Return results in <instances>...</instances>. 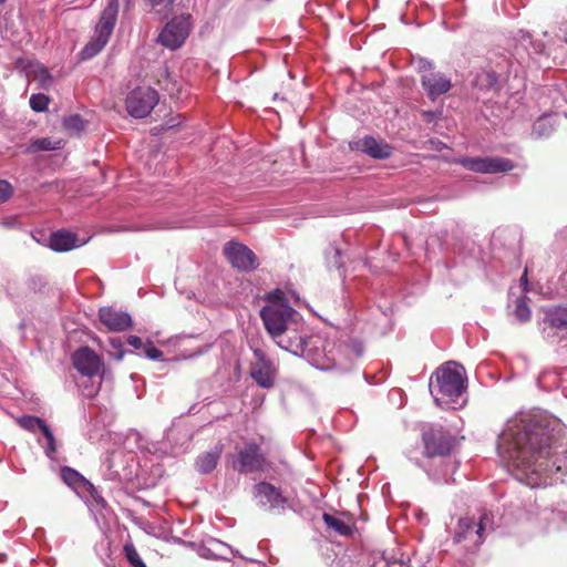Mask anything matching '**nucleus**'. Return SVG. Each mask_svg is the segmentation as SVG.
Returning a JSON list of instances; mask_svg holds the SVG:
<instances>
[{
	"mask_svg": "<svg viewBox=\"0 0 567 567\" xmlns=\"http://www.w3.org/2000/svg\"><path fill=\"white\" fill-rule=\"evenodd\" d=\"M551 421L540 413H519L506 424L498 440V453L515 476L530 487L547 486L567 470V452H553Z\"/></svg>",
	"mask_w": 567,
	"mask_h": 567,
	"instance_id": "f257e3e1",
	"label": "nucleus"
},
{
	"mask_svg": "<svg viewBox=\"0 0 567 567\" xmlns=\"http://www.w3.org/2000/svg\"><path fill=\"white\" fill-rule=\"evenodd\" d=\"M297 312L287 302L275 301L268 303L260 310V317L264 326L275 341V343L299 357H310V344L317 343L306 337L286 336L291 330V324L295 323Z\"/></svg>",
	"mask_w": 567,
	"mask_h": 567,
	"instance_id": "f03ea898",
	"label": "nucleus"
},
{
	"mask_svg": "<svg viewBox=\"0 0 567 567\" xmlns=\"http://www.w3.org/2000/svg\"><path fill=\"white\" fill-rule=\"evenodd\" d=\"M311 341H317L309 346L310 357H305L316 368L328 371L338 369L342 372L351 370L355 359L360 358L363 353V347L359 341L351 340L349 342L327 343L322 352H318V347L322 344L319 337L309 338Z\"/></svg>",
	"mask_w": 567,
	"mask_h": 567,
	"instance_id": "7ed1b4c3",
	"label": "nucleus"
},
{
	"mask_svg": "<svg viewBox=\"0 0 567 567\" xmlns=\"http://www.w3.org/2000/svg\"><path fill=\"white\" fill-rule=\"evenodd\" d=\"M465 389V370L455 362H447L440 367L435 372V385L430 384L436 404L444 409L455 410L462 406Z\"/></svg>",
	"mask_w": 567,
	"mask_h": 567,
	"instance_id": "20e7f679",
	"label": "nucleus"
},
{
	"mask_svg": "<svg viewBox=\"0 0 567 567\" xmlns=\"http://www.w3.org/2000/svg\"><path fill=\"white\" fill-rule=\"evenodd\" d=\"M493 529L492 517L482 513L477 519L463 517L458 519L454 542L462 544L468 551L476 550L484 542L485 535Z\"/></svg>",
	"mask_w": 567,
	"mask_h": 567,
	"instance_id": "39448f33",
	"label": "nucleus"
},
{
	"mask_svg": "<svg viewBox=\"0 0 567 567\" xmlns=\"http://www.w3.org/2000/svg\"><path fill=\"white\" fill-rule=\"evenodd\" d=\"M117 13L118 0H110L101 13L100 20L94 30L93 38L80 53L83 60L92 59L106 45L114 30L117 20Z\"/></svg>",
	"mask_w": 567,
	"mask_h": 567,
	"instance_id": "423d86ee",
	"label": "nucleus"
},
{
	"mask_svg": "<svg viewBox=\"0 0 567 567\" xmlns=\"http://www.w3.org/2000/svg\"><path fill=\"white\" fill-rule=\"evenodd\" d=\"M192 30V16L181 14L168 21L158 35V42L171 50L181 48Z\"/></svg>",
	"mask_w": 567,
	"mask_h": 567,
	"instance_id": "0eeeda50",
	"label": "nucleus"
},
{
	"mask_svg": "<svg viewBox=\"0 0 567 567\" xmlns=\"http://www.w3.org/2000/svg\"><path fill=\"white\" fill-rule=\"evenodd\" d=\"M158 103L157 92L148 86L136 87L126 97L128 114L135 118L146 117Z\"/></svg>",
	"mask_w": 567,
	"mask_h": 567,
	"instance_id": "6e6552de",
	"label": "nucleus"
},
{
	"mask_svg": "<svg viewBox=\"0 0 567 567\" xmlns=\"http://www.w3.org/2000/svg\"><path fill=\"white\" fill-rule=\"evenodd\" d=\"M424 454L427 457L446 456L454 445V437L442 426H431L422 433Z\"/></svg>",
	"mask_w": 567,
	"mask_h": 567,
	"instance_id": "1a4fd4ad",
	"label": "nucleus"
},
{
	"mask_svg": "<svg viewBox=\"0 0 567 567\" xmlns=\"http://www.w3.org/2000/svg\"><path fill=\"white\" fill-rule=\"evenodd\" d=\"M419 70L422 73L421 84L431 100L450 91L451 80L441 72H434L430 61L420 60Z\"/></svg>",
	"mask_w": 567,
	"mask_h": 567,
	"instance_id": "9d476101",
	"label": "nucleus"
},
{
	"mask_svg": "<svg viewBox=\"0 0 567 567\" xmlns=\"http://www.w3.org/2000/svg\"><path fill=\"white\" fill-rule=\"evenodd\" d=\"M458 163L468 171L482 174L505 173L515 167L511 159L504 157H463Z\"/></svg>",
	"mask_w": 567,
	"mask_h": 567,
	"instance_id": "9b49d317",
	"label": "nucleus"
},
{
	"mask_svg": "<svg viewBox=\"0 0 567 567\" xmlns=\"http://www.w3.org/2000/svg\"><path fill=\"white\" fill-rule=\"evenodd\" d=\"M224 254L230 265L238 270L251 271L258 267V260L255 252L240 243H227L224 247Z\"/></svg>",
	"mask_w": 567,
	"mask_h": 567,
	"instance_id": "f8f14e48",
	"label": "nucleus"
},
{
	"mask_svg": "<svg viewBox=\"0 0 567 567\" xmlns=\"http://www.w3.org/2000/svg\"><path fill=\"white\" fill-rule=\"evenodd\" d=\"M256 361L251 363L250 377L261 388L270 389L275 384L276 365L261 349H254Z\"/></svg>",
	"mask_w": 567,
	"mask_h": 567,
	"instance_id": "ddd939ff",
	"label": "nucleus"
},
{
	"mask_svg": "<svg viewBox=\"0 0 567 567\" xmlns=\"http://www.w3.org/2000/svg\"><path fill=\"white\" fill-rule=\"evenodd\" d=\"M266 460L256 443H247L239 452L233 467L240 473H252L264 470Z\"/></svg>",
	"mask_w": 567,
	"mask_h": 567,
	"instance_id": "4468645a",
	"label": "nucleus"
},
{
	"mask_svg": "<svg viewBox=\"0 0 567 567\" xmlns=\"http://www.w3.org/2000/svg\"><path fill=\"white\" fill-rule=\"evenodd\" d=\"M74 368L85 377H94L103 368L101 358L89 347L76 350L72 355Z\"/></svg>",
	"mask_w": 567,
	"mask_h": 567,
	"instance_id": "2eb2a0df",
	"label": "nucleus"
},
{
	"mask_svg": "<svg viewBox=\"0 0 567 567\" xmlns=\"http://www.w3.org/2000/svg\"><path fill=\"white\" fill-rule=\"evenodd\" d=\"M255 496L260 505L268 506L269 509H284L287 504V498L282 496L280 489L267 482L255 486Z\"/></svg>",
	"mask_w": 567,
	"mask_h": 567,
	"instance_id": "dca6fc26",
	"label": "nucleus"
},
{
	"mask_svg": "<svg viewBox=\"0 0 567 567\" xmlns=\"http://www.w3.org/2000/svg\"><path fill=\"white\" fill-rule=\"evenodd\" d=\"M101 322L112 331H125L132 326V318L127 312L112 307H103L99 310Z\"/></svg>",
	"mask_w": 567,
	"mask_h": 567,
	"instance_id": "f3484780",
	"label": "nucleus"
},
{
	"mask_svg": "<svg viewBox=\"0 0 567 567\" xmlns=\"http://www.w3.org/2000/svg\"><path fill=\"white\" fill-rule=\"evenodd\" d=\"M352 150L368 154L378 159L390 157L392 153L391 146L383 142L377 141L372 136H365L350 144Z\"/></svg>",
	"mask_w": 567,
	"mask_h": 567,
	"instance_id": "a211bd4d",
	"label": "nucleus"
},
{
	"mask_svg": "<svg viewBox=\"0 0 567 567\" xmlns=\"http://www.w3.org/2000/svg\"><path fill=\"white\" fill-rule=\"evenodd\" d=\"M81 245L82 243L79 241L78 236L68 230H58L49 239V247L58 252L69 251Z\"/></svg>",
	"mask_w": 567,
	"mask_h": 567,
	"instance_id": "6ab92c4d",
	"label": "nucleus"
},
{
	"mask_svg": "<svg viewBox=\"0 0 567 567\" xmlns=\"http://www.w3.org/2000/svg\"><path fill=\"white\" fill-rule=\"evenodd\" d=\"M223 453V446L216 445L213 450L198 455L195 467L200 474H208L215 470Z\"/></svg>",
	"mask_w": 567,
	"mask_h": 567,
	"instance_id": "aec40b11",
	"label": "nucleus"
},
{
	"mask_svg": "<svg viewBox=\"0 0 567 567\" xmlns=\"http://www.w3.org/2000/svg\"><path fill=\"white\" fill-rule=\"evenodd\" d=\"M322 519L327 527L341 536H350L353 533V524L350 519L340 516H334L328 513L322 515Z\"/></svg>",
	"mask_w": 567,
	"mask_h": 567,
	"instance_id": "412c9836",
	"label": "nucleus"
},
{
	"mask_svg": "<svg viewBox=\"0 0 567 567\" xmlns=\"http://www.w3.org/2000/svg\"><path fill=\"white\" fill-rule=\"evenodd\" d=\"M545 322L553 328L567 329V308L555 307L546 311Z\"/></svg>",
	"mask_w": 567,
	"mask_h": 567,
	"instance_id": "4be33fe9",
	"label": "nucleus"
},
{
	"mask_svg": "<svg viewBox=\"0 0 567 567\" xmlns=\"http://www.w3.org/2000/svg\"><path fill=\"white\" fill-rule=\"evenodd\" d=\"M61 478L65 484L73 488L85 487L86 485L92 486L78 471L64 466L61 468Z\"/></svg>",
	"mask_w": 567,
	"mask_h": 567,
	"instance_id": "5701e85b",
	"label": "nucleus"
},
{
	"mask_svg": "<svg viewBox=\"0 0 567 567\" xmlns=\"http://www.w3.org/2000/svg\"><path fill=\"white\" fill-rule=\"evenodd\" d=\"M474 84L480 90H496L498 85L497 74L493 71H482L476 74Z\"/></svg>",
	"mask_w": 567,
	"mask_h": 567,
	"instance_id": "b1692460",
	"label": "nucleus"
},
{
	"mask_svg": "<svg viewBox=\"0 0 567 567\" xmlns=\"http://www.w3.org/2000/svg\"><path fill=\"white\" fill-rule=\"evenodd\" d=\"M18 424L22 429H24L29 432H32V433H35L38 431L43 433L44 429L48 427L47 423L42 419L32 416V415H24V416L20 417L18 420Z\"/></svg>",
	"mask_w": 567,
	"mask_h": 567,
	"instance_id": "393cba45",
	"label": "nucleus"
},
{
	"mask_svg": "<svg viewBox=\"0 0 567 567\" xmlns=\"http://www.w3.org/2000/svg\"><path fill=\"white\" fill-rule=\"evenodd\" d=\"M530 309L527 305V298L525 296L518 297L515 300V309L513 311V316L516 321L523 323L527 322L530 319Z\"/></svg>",
	"mask_w": 567,
	"mask_h": 567,
	"instance_id": "a878e982",
	"label": "nucleus"
},
{
	"mask_svg": "<svg viewBox=\"0 0 567 567\" xmlns=\"http://www.w3.org/2000/svg\"><path fill=\"white\" fill-rule=\"evenodd\" d=\"M61 148V142L60 141H52L49 137H42L33 141L29 150L31 152H39V151H56Z\"/></svg>",
	"mask_w": 567,
	"mask_h": 567,
	"instance_id": "bb28decb",
	"label": "nucleus"
},
{
	"mask_svg": "<svg viewBox=\"0 0 567 567\" xmlns=\"http://www.w3.org/2000/svg\"><path fill=\"white\" fill-rule=\"evenodd\" d=\"M107 353L116 361H121L124 358L125 351L123 349V342L120 338H110Z\"/></svg>",
	"mask_w": 567,
	"mask_h": 567,
	"instance_id": "cd10ccee",
	"label": "nucleus"
},
{
	"mask_svg": "<svg viewBox=\"0 0 567 567\" xmlns=\"http://www.w3.org/2000/svg\"><path fill=\"white\" fill-rule=\"evenodd\" d=\"M50 103L49 96L42 93L32 94L29 100L30 107L35 112H44Z\"/></svg>",
	"mask_w": 567,
	"mask_h": 567,
	"instance_id": "c85d7f7f",
	"label": "nucleus"
},
{
	"mask_svg": "<svg viewBox=\"0 0 567 567\" xmlns=\"http://www.w3.org/2000/svg\"><path fill=\"white\" fill-rule=\"evenodd\" d=\"M123 550L127 561L132 565V567H147L140 557L133 544H125Z\"/></svg>",
	"mask_w": 567,
	"mask_h": 567,
	"instance_id": "c756f323",
	"label": "nucleus"
},
{
	"mask_svg": "<svg viewBox=\"0 0 567 567\" xmlns=\"http://www.w3.org/2000/svg\"><path fill=\"white\" fill-rule=\"evenodd\" d=\"M42 434L45 439V445H43L45 455L52 458L56 452L55 437L49 426L44 429V432Z\"/></svg>",
	"mask_w": 567,
	"mask_h": 567,
	"instance_id": "7c9ffc66",
	"label": "nucleus"
},
{
	"mask_svg": "<svg viewBox=\"0 0 567 567\" xmlns=\"http://www.w3.org/2000/svg\"><path fill=\"white\" fill-rule=\"evenodd\" d=\"M370 567H402L398 560L389 559L384 553L374 554Z\"/></svg>",
	"mask_w": 567,
	"mask_h": 567,
	"instance_id": "2f4dec72",
	"label": "nucleus"
},
{
	"mask_svg": "<svg viewBox=\"0 0 567 567\" xmlns=\"http://www.w3.org/2000/svg\"><path fill=\"white\" fill-rule=\"evenodd\" d=\"M63 125L69 131L80 132L84 128L85 123L80 115L73 114L64 118Z\"/></svg>",
	"mask_w": 567,
	"mask_h": 567,
	"instance_id": "473e14b6",
	"label": "nucleus"
},
{
	"mask_svg": "<svg viewBox=\"0 0 567 567\" xmlns=\"http://www.w3.org/2000/svg\"><path fill=\"white\" fill-rule=\"evenodd\" d=\"M13 193L11 184L4 179H0V204L7 202Z\"/></svg>",
	"mask_w": 567,
	"mask_h": 567,
	"instance_id": "72a5a7b5",
	"label": "nucleus"
},
{
	"mask_svg": "<svg viewBox=\"0 0 567 567\" xmlns=\"http://www.w3.org/2000/svg\"><path fill=\"white\" fill-rule=\"evenodd\" d=\"M144 2L152 9L162 8L164 10H172L175 0H144Z\"/></svg>",
	"mask_w": 567,
	"mask_h": 567,
	"instance_id": "f704fd0d",
	"label": "nucleus"
},
{
	"mask_svg": "<svg viewBox=\"0 0 567 567\" xmlns=\"http://www.w3.org/2000/svg\"><path fill=\"white\" fill-rule=\"evenodd\" d=\"M144 352L145 355L151 360H161L163 357V352L152 344L146 347Z\"/></svg>",
	"mask_w": 567,
	"mask_h": 567,
	"instance_id": "c9c22d12",
	"label": "nucleus"
},
{
	"mask_svg": "<svg viewBox=\"0 0 567 567\" xmlns=\"http://www.w3.org/2000/svg\"><path fill=\"white\" fill-rule=\"evenodd\" d=\"M267 300H268V303H272L275 301L286 302L285 301V295L280 290H276V291L269 292L267 295Z\"/></svg>",
	"mask_w": 567,
	"mask_h": 567,
	"instance_id": "e433bc0d",
	"label": "nucleus"
},
{
	"mask_svg": "<svg viewBox=\"0 0 567 567\" xmlns=\"http://www.w3.org/2000/svg\"><path fill=\"white\" fill-rule=\"evenodd\" d=\"M127 343L132 346L134 349H141L143 346L142 339L137 336H130L127 338Z\"/></svg>",
	"mask_w": 567,
	"mask_h": 567,
	"instance_id": "4c0bfd02",
	"label": "nucleus"
},
{
	"mask_svg": "<svg viewBox=\"0 0 567 567\" xmlns=\"http://www.w3.org/2000/svg\"><path fill=\"white\" fill-rule=\"evenodd\" d=\"M520 282L524 287V291L527 292L528 291V281H527V268L525 269L522 278H520Z\"/></svg>",
	"mask_w": 567,
	"mask_h": 567,
	"instance_id": "58836bf2",
	"label": "nucleus"
},
{
	"mask_svg": "<svg viewBox=\"0 0 567 567\" xmlns=\"http://www.w3.org/2000/svg\"><path fill=\"white\" fill-rule=\"evenodd\" d=\"M340 257V250L339 249H334V252H333V258L336 259L334 260V265L339 268L341 267V264L339 262L338 258Z\"/></svg>",
	"mask_w": 567,
	"mask_h": 567,
	"instance_id": "ea45409f",
	"label": "nucleus"
},
{
	"mask_svg": "<svg viewBox=\"0 0 567 567\" xmlns=\"http://www.w3.org/2000/svg\"><path fill=\"white\" fill-rule=\"evenodd\" d=\"M432 478H433L435 482H441V481H443V482L447 483V482L450 481V477H447V474H446V473H444L442 476L432 477Z\"/></svg>",
	"mask_w": 567,
	"mask_h": 567,
	"instance_id": "a19ab883",
	"label": "nucleus"
},
{
	"mask_svg": "<svg viewBox=\"0 0 567 567\" xmlns=\"http://www.w3.org/2000/svg\"><path fill=\"white\" fill-rule=\"evenodd\" d=\"M449 466L451 467V471L454 472V470L456 468V465L455 464H452L450 463Z\"/></svg>",
	"mask_w": 567,
	"mask_h": 567,
	"instance_id": "79ce46f5",
	"label": "nucleus"
},
{
	"mask_svg": "<svg viewBox=\"0 0 567 567\" xmlns=\"http://www.w3.org/2000/svg\"><path fill=\"white\" fill-rule=\"evenodd\" d=\"M47 78H50L49 73L47 71L43 72Z\"/></svg>",
	"mask_w": 567,
	"mask_h": 567,
	"instance_id": "37998d69",
	"label": "nucleus"
},
{
	"mask_svg": "<svg viewBox=\"0 0 567 567\" xmlns=\"http://www.w3.org/2000/svg\"><path fill=\"white\" fill-rule=\"evenodd\" d=\"M6 0H0V4H2Z\"/></svg>",
	"mask_w": 567,
	"mask_h": 567,
	"instance_id": "c03bdc74",
	"label": "nucleus"
}]
</instances>
